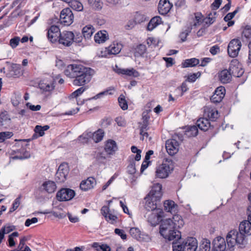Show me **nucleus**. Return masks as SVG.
<instances>
[{"label":"nucleus","instance_id":"obj_18","mask_svg":"<svg viewBox=\"0 0 251 251\" xmlns=\"http://www.w3.org/2000/svg\"><path fill=\"white\" fill-rule=\"evenodd\" d=\"M226 89L224 86H219L215 90L213 95L210 98L211 101L213 103H219L224 98Z\"/></svg>","mask_w":251,"mask_h":251},{"label":"nucleus","instance_id":"obj_62","mask_svg":"<svg viewBox=\"0 0 251 251\" xmlns=\"http://www.w3.org/2000/svg\"><path fill=\"white\" fill-rule=\"evenodd\" d=\"M115 233L120 236L122 239L125 240L126 239V235L123 230L116 228L115 229Z\"/></svg>","mask_w":251,"mask_h":251},{"label":"nucleus","instance_id":"obj_15","mask_svg":"<svg viewBox=\"0 0 251 251\" xmlns=\"http://www.w3.org/2000/svg\"><path fill=\"white\" fill-rule=\"evenodd\" d=\"M39 87L43 91L50 92L54 89V80L51 77L44 78L40 82Z\"/></svg>","mask_w":251,"mask_h":251},{"label":"nucleus","instance_id":"obj_40","mask_svg":"<svg viewBox=\"0 0 251 251\" xmlns=\"http://www.w3.org/2000/svg\"><path fill=\"white\" fill-rule=\"evenodd\" d=\"M10 72H13L10 74L11 76H19L22 74L21 66L19 64H13L10 68Z\"/></svg>","mask_w":251,"mask_h":251},{"label":"nucleus","instance_id":"obj_11","mask_svg":"<svg viewBox=\"0 0 251 251\" xmlns=\"http://www.w3.org/2000/svg\"><path fill=\"white\" fill-rule=\"evenodd\" d=\"M75 195L74 190L69 188H62L56 194L57 199L59 201H68L72 200Z\"/></svg>","mask_w":251,"mask_h":251},{"label":"nucleus","instance_id":"obj_34","mask_svg":"<svg viewBox=\"0 0 251 251\" xmlns=\"http://www.w3.org/2000/svg\"><path fill=\"white\" fill-rule=\"evenodd\" d=\"M85 90V88L83 87H80L76 91L74 92L69 97L70 100L72 99L73 102H76L78 105L82 104L83 103V100L78 101L77 97L81 95Z\"/></svg>","mask_w":251,"mask_h":251},{"label":"nucleus","instance_id":"obj_9","mask_svg":"<svg viewBox=\"0 0 251 251\" xmlns=\"http://www.w3.org/2000/svg\"><path fill=\"white\" fill-rule=\"evenodd\" d=\"M241 46V42L239 40L236 39L232 40L229 42L227 48V51L229 56L232 57L237 56Z\"/></svg>","mask_w":251,"mask_h":251},{"label":"nucleus","instance_id":"obj_30","mask_svg":"<svg viewBox=\"0 0 251 251\" xmlns=\"http://www.w3.org/2000/svg\"><path fill=\"white\" fill-rule=\"evenodd\" d=\"M90 135L91 139H92L94 142L97 143L102 140L104 135V132L102 129H99L94 132H90Z\"/></svg>","mask_w":251,"mask_h":251},{"label":"nucleus","instance_id":"obj_29","mask_svg":"<svg viewBox=\"0 0 251 251\" xmlns=\"http://www.w3.org/2000/svg\"><path fill=\"white\" fill-rule=\"evenodd\" d=\"M140 134L141 140H143L145 138H148L149 134L147 132L149 127V122H142L139 123Z\"/></svg>","mask_w":251,"mask_h":251},{"label":"nucleus","instance_id":"obj_4","mask_svg":"<svg viewBox=\"0 0 251 251\" xmlns=\"http://www.w3.org/2000/svg\"><path fill=\"white\" fill-rule=\"evenodd\" d=\"M173 170V162L168 159L163 161L162 164L156 169V176L160 178L167 177Z\"/></svg>","mask_w":251,"mask_h":251},{"label":"nucleus","instance_id":"obj_21","mask_svg":"<svg viewBox=\"0 0 251 251\" xmlns=\"http://www.w3.org/2000/svg\"><path fill=\"white\" fill-rule=\"evenodd\" d=\"M204 116L212 121H215L219 117V113L218 110L213 107L209 106H206L204 108Z\"/></svg>","mask_w":251,"mask_h":251},{"label":"nucleus","instance_id":"obj_63","mask_svg":"<svg viewBox=\"0 0 251 251\" xmlns=\"http://www.w3.org/2000/svg\"><path fill=\"white\" fill-rule=\"evenodd\" d=\"M38 218L33 217L31 219H27L26 220L25 225V226L28 227L32 224H35L38 222Z\"/></svg>","mask_w":251,"mask_h":251},{"label":"nucleus","instance_id":"obj_55","mask_svg":"<svg viewBox=\"0 0 251 251\" xmlns=\"http://www.w3.org/2000/svg\"><path fill=\"white\" fill-rule=\"evenodd\" d=\"M7 112L4 111L0 113V126L4 125L3 122L10 120Z\"/></svg>","mask_w":251,"mask_h":251},{"label":"nucleus","instance_id":"obj_58","mask_svg":"<svg viewBox=\"0 0 251 251\" xmlns=\"http://www.w3.org/2000/svg\"><path fill=\"white\" fill-rule=\"evenodd\" d=\"M1 229L3 231V232L6 234L15 230L16 229V227L13 225L8 224L3 226Z\"/></svg>","mask_w":251,"mask_h":251},{"label":"nucleus","instance_id":"obj_16","mask_svg":"<svg viewBox=\"0 0 251 251\" xmlns=\"http://www.w3.org/2000/svg\"><path fill=\"white\" fill-rule=\"evenodd\" d=\"M100 212L105 220L109 223L115 224L118 222V218L117 216L110 211L107 206H104L102 207Z\"/></svg>","mask_w":251,"mask_h":251},{"label":"nucleus","instance_id":"obj_10","mask_svg":"<svg viewBox=\"0 0 251 251\" xmlns=\"http://www.w3.org/2000/svg\"><path fill=\"white\" fill-rule=\"evenodd\" d=\"M162 185L159 183H156L153 185L151 190L146 196L149 199H151L157 202L160 201L162 196Z\"/></svg>","mask_w":251,"mask_h":251},{"label":"nucleus","instance_id":"obj_33","mask_svg":"<svg viewBox=\"0 0 251 251\" xmlns=\"http://www.w3.org/2000/svg\"><path fill=\"white\" fill-rule=\"evenodd\" d=\"M192 21L190 22L191 29L200 25L202 23L203 21L202 14L200 13H195L194 16H192Z\"/></svg>","mask_w":251,"mask_h":251},{"label":"nucleus","instance_id":"obj_50","mask_svg":"<svg viewBox=\"0 0 251 251\" xmlns=\"http://www.w3.org/2000/svg\"><path fill=\"white\" fill-rule=\"evenodd\" d=\"M242 37L247 39V41L251 43V27L246 26L242 32Z\"/></svg>","mask_w":251,"mask_h":251},{"label":"nucleus","instance_id":"obj_17","mask_svg":"<svg viewBox=\"0 0 251 251\" xmlns=\"http://www.w3.org/2000/svg\"><path fill=\"white\" fill-rule=\"evenodd\" d=\"M68 167L66 164H61L58 167L56 174V179L60 183L63 182L66 179L68 174Z\"/></svg>","mask_w":251,"mask_h":251},{"label":"nucleus","instance_id":"obj_60","mask_svg":"<svg viewBox=\"0 0 251 251\" xmlns=\"http://www.w3.org/2000/svg\"><path fill=\"white\" fill-rule=\"evenodd\" d=\"M115 122L120 126H125L126 124V120L122 117H117L115 119Z\"/></svg>","mask_w":251,"mask_h":251},{"label":"nucleus","instance_id":"obj_51","mask_svg":"<svg viewBox=\"0 0 251 251\" xmlns=\"http://www.w3.org/2000/svg\"><path fill=\"white\" fill-rule=\"evenodd\" d=\"M118 101L120 106L123 110H125L127 109L128 105L127 101L126 100L125 97L123 95L120 96L118 98Z\"/></svg>","mask_w":251,"mask_h":251},{"label":"nucleus","instance_id":"obj_57","mask_svg":"<svg viewBox=\"0 0 251 251\" xmlns=\"http://www.w3.org/2000/svg\"><path fill=\"white\" fill-rule=\"evenodd\" d=\"M201 75V73L197 72L196 73H194L192 74L189 75L187 77V81L190 82H194L196 79L200 77Z\"/></svg>","mask_w":251,"mask_h":251},{"label":"nucleus","instance_id":"obj_46","mask_svg":"<svg viewBox=\"0 0 251 251\" xmlns=\"http://www.w3.org/2000/svg\"><path fill=\"white\" fill-rule=\"evenodd\" d=\"M128 161L129 164L127 167V172L130 174H134L136 172L135 160L134 159L128 158Z\"/></svg>","mask_w":251,"mask_h":251},{"label":"nucleus","instance_id":"obj_2","mask_svg":"<svg viewBox=\"0 0 251 251\" xmlns=\"http://www.w3.org/2000/svg\"><path fill=\"white\" fill-rule=\"evenodd\" d=\"M183 220L179 215H175L173 218L162 220L160 226V233L169 241L177 240L181 238L180 232L177 230L183 226Z\"/></svg>","mask_w":251,"mask_h":251},{"label":"nucleus","instance_id":"obj_49","mask_svg":"<svg viewBox=\"0 0 251 251\" xmlns=\"http://www.w3.org/2000/svg\"><path fill=\"white\" fill-rule=\"evenodd\" d=\"M71 7L77 11H81L83 9V5L81 2L77 0H71Z\"/></svg>","mask_w":251,"mask_h":251},{"label":"nucleus","instance_id":"obj_45","mask_svg":"<svg viewBox=\"0 0 251 251\" xmlns=\"http://www.w3.org/2000/svg\"><path fill=\"white\" fill-rule=\"evenodd\" d=\"M131 151L133 153H136V154L135 156L131 155L129 156V158L134 159L135 161H139L141 159V151L137 149V148L135 146H132L131 148Z\"/></svg>","mask_w":251,"mask_h":251},{"label":"nucleus","instance_id":"obj_8","mask_svg":"<svg viewBox=\"0 0 251 251\" xmlns=\"http://www.w3.org/2000/svg\"><path fill=\"white\" fill-rule=\"evenodd\" d=\"M74 37V34L72 31H64L61 32L57 41L60 44L69 47L72 44Z\"/></svg>","mask_w":251,"mask_h":251},{"label":"nucleus","instance_id":"obj_3","mask_svg":"<svg viewBox=\"0 0 251 251\" xmlns=\"http://www.w3.org/2000/svg\"><path fill=\"white\" fill-rule=\"evenodd\" d=\"M251 235V223L248 220L241 222L239 226V231L231 230L226 237L227 247L232 248L235 245L243 248L247 243L246 237Z\"/></svg>","mask_w":251,"mask_h":251},{"label":"nucleus","instance_id":"obj_14","mask_svg":"<svg viewBox=\"0 0 251 251\" xmlns=\"http://www.w3.org/2000/svg\"><path fill=\"white\" fill-rule=\"evenodd\" d=\"M179 144L175 139H171L166 142V149L168 153L170 155L176 154L179 151Z\"/></svg>","mask_w":251,"mask_h":251},{"label":"nucleus","instance_id":"obj_39","mask_svg":"<svg viewBox=\"0 0 251 251\" xmlns=\"http://www.w3.org/2000/svg\"><path fill=\"white\" fill-rule=\"evenodd\" d=\"M200 63L199 59L196 58L186 59L182 63V66L184 68L193 67L198 65Z\"/></svg>","mask_w":251,"mask_h":251},{"label":"nucleus","instance_id":"obj_13","mask_svg":"<svg viewBox=\"0 0 251 251\" xmlns=\"http://www.w3.org/2000/svg\"><path fill=\"white\" fill-rule=\"evenodd\" d=\"M229 70L233 76L236 77L241 76L244 73V71L241 64L236 59H233L230 64Z\"/></svg>","mask_w":251,"mask_h":251},{"label":"nucleus","instance_id":"obj_56","mask_svg":"<svg viewBox=\"0 0 251 251\" xmlns=\"http://www.w3.org/2000/svg\"><path fill=\"white\" fill-rule=\"evenodd\" d=\"M173 251H185L183 242L182 244L179 243H173Z\"/></svg>","mask_w":251,"mask_h":251},{"label":"nucleus","instance_id":"obj_12","mask_svg":"<svg viewBox=\"0 0 251 251\" xmlns=\"http://www.w3.org/2000/svg\"><path fill=\"white\" fill-rule=\"evenodd\" d=\"M60 33V30L58 26L54 25L50 26L47 31L49 41L52 43H56L58 40Z\"/></svg>","mask_w":251,"mask_h":251},{"label":"nucleus","instance_id":"obj_23","mask_svg":"<svg viewBox=\"0 0 251 251\" xmlns=\"http://www.w3.org/2000/svg\"><path fill=\"white\" fill-rule=\"evenodd\" d=\"M172 6L173 4L168 0H160L158 6V11L160 14L165 15L170 11Z\"/></svg>","mask_w":251,"mask_h":251},{"label":"nucleus","instance_id":"obj_42","mask_svg":"<svg viewBox=\"0 0 251 251\" xmlns=\"http://www.w3.org/2000/svg\"><path fill=\"white\" fill-rule=\"evenodd\" d=\"M114 87H109L106 90L101 92L99 93V94H97L94 97H93L92 98V99L97 100L98 99H100L104 96H107L108 95H112L113 94L112 91H114Z\"/></svg>","mask_w":251,"mask_h":251},{"label":"nucleus","instance_id":"obj_28","mask_svg":"<svg viewBox=\"0 0 251 251\" xmlns=\"http://www.w3.org/2000/svg\"><path fill=\"white\" fill-rule=\"evenodd\" d=\"M118 74L125 75L128 76L138 77L139 76V73L133 68L131 69H120L118 68L116 70Z\"/></svg>","mask_w":251,"mask_h":251},{"label":"nucleus","instance_id":"obj_52","mask_svg":"<svg viewBox=\"0 0 251 251\" xmlns=\"http://www.w3.org/2000/svg\"><path fill=\"white\" fill-rule=\"evenodd\" d=\"M13 134L12 132L4 131L0 133V143H3L5 140L10 138Z\"/></svg>","mask_w":251,"mask_h":251},{"label":"nucleus","instance_id":"obj_6","mask_svg":"<svg viewBox=\"0 0 251 251\" xmlns=\"http://www.w3.org/2000/svg\"><path fill=\"white\" fill-rule=\"evenodd\" d=\"M123 48V45L119 42L114 41L107 48L101 51L102 57H107L108 55H116L119 53Z\"/></svg>","mask_w":251,"mask_h":251},{"label":"nucleus","instance_id":"obj_5","mask_svg":"<svg viewBox=\"0 0 251 251\" xmlns=\"http://www.w3.org/2000/svg\"><path fill=\"white\" fill-rule=\"evenodd\" d=\"M164 216V212L162 209H155L153 211H150L146 213L145 217H147L148 222L152 226H156L160 222L162 218Z\"/></svg>","mask_w":251,"mask_h":251},{"label":"nucleus","instance_id":"obj_59","mask_svg":"<svg viewBox=\"0 0 251 251\" xmlns=\"http://www.w3.org/2000/svg\"><path fill=\"white\" fill-rule=\"evenodd\" d=\"M20 38L19 37H15L10 40V45L13 48H15L19 45Z\"/></svg>","mask_w":251,"mask_h":251},{"label":"nucleus","instance_id":"obj_1","mask_svg":"<svg viewBox=\"0 0 251 251\" xmlns=\"http://www.w3.org/2000/svg\"><path fill=\"white\" fill-rule=\"evenodd\" d=\"M95 73L94 70L80 64L69 65L64 70V74L67 77L74 78L73 84L76 86L88 83Z\"/></svg>","mask_w":251,"mask_h":251},{"label":"nucleus","instance_id":"obj_26","mask_svg":"<svg viewBox=\"0 0 251 251\" xmlns=\"http://www.w3.org/2000/svg\"><path fill=\"white\" fill-rule=\"evenodd\" d=\"M164 206L165 210L172 214L176 213L177 211L178 206L173 201H165L164 202Z\"/></svg>","mask_w":251,"mask_h":251},{"label":"nucleus","instance_id":"obj_53","mask_svg":"<svg viewBox=\"0 0 251 251\" xmlns=\"http://www.w3.org/2000/svg\"><path fill=\"white\" fill-rule=\"evenodd\" d=\"M21 199H22V195H20L14 200V201L12 204V206L11 207V208H10V209L9 210V212H12L14 211L18 208V207L19 206V205H20V203H21Z\"/></svg>","mask_w":251,"mask_h":251},{"label":"nucleus","instance_id":"obj_27","mask_svg":"<svg viewBox=\"0 0 251 251\" xmlns=\"http://www.w3.org/2000/svg\"><path fill=\"white\" fill-rule=\"evenodd\" d=\"M109 38L108 34L105 30L98 32L94 36L95 41L99 44L103 43Z\"/></svg>","mask_w":251,"mask_h":251},{"label":"nucleus","instance_id":"obj_41","mask_svg":"<svg viewBox=\"0 0 251 251\" xmlns=\"http://www.w3.org/2000/svg\"><path fill=\"white\" fill-rule=\"evenodd\" d=\"M198 133L197 126H189L187 127L185 134L188 137L196 136Z\"/></svg>","mask_w":251,"mask_h":251},{"label":"nucleus","instance_id":"obj_36","mask_svg":"<svg viewBox=\"0 0 251 251\" xmlns=\"http://www.w3.org/2000/svg\"><path fill=\"white\" fill-rule=\"evenodd\" d=\"M197 126L199 128L204 131L207 130L210 126V124L207 118H201L197 121Z\"/></svg>","mask_w":251,"mask_h":251},{"label":"nucleus","instance_id":"obj_48","mask_svg":"<svg viewBox=\"0 0 251 251\" xmlns=\"http://www.w3.org/2000/svg\"><path fill=\"white\" fill-rule=\"evenodd\" d=\"M146 51V47L144 45L140 44L135 49V56H139L144 54Z\"/></svg>","mask_w":251,"mask_h":251},{"label":"nucleus","instance_id":"obj_22","mask_svg":"<svg viewBox=\"0 0 251 251\" xmlns=\"http://www.w3.org/2000/svg\"><path fill=\"white\" fill-rule=\"evenodd\" d=\"M213 244L215 251H225L226 248V241L221 236L215 238L213 241Z\"/></svg>","mask_w":251,"mask_h":251},{"label":"nucleus","instance_id":"obj_54","mask_svg":"<svg viewBox=\"0 0 251 251\" xmlns=\"http://www.w3.org/2000/svg\"><path fill=\"white\" fill-rule=\"evenodd\" d=\"M34 131L35 133L32 136L33 139L37 138L39 136H42L45 134L41 126H36L35 127Z\"/></svg>","mask_w":251,"mask_h":251},{"label":"nucleus","instance_id":"obj_35","mask_svg":"<svg viewBox=\"0 0 251 251\" xmlns=\"http://www.w3.org/2000/svg\"><path fill=\"white\" fill-rule=\"evenodd\" d=\"M129 233L131 236L136 240L142 241L145 239L144 235L137 227H132L130 229Z\"/></svg>","mask_w":251,"mask_h":251},{"label":"nucleus","instance_id":"obj_61","mask_svg":"<svg viewBox=\"0 0 251 251\" xmlns=\"http://www.w3.org/2000/svg\"><path fill=\"white\" fill-rule=\"evenodd\" d=\"M26 106L29 108L30 110L33 111H39L41 109V106L40 105H34L30 102H27L26 104Z\"/></svg>","mask_w":251,"mask_h":251},{"label":"nucleus","instance_id":"obj_24","mask_svg":"<svg viewBox=\"0 0 251 251\" xmlns=\"http://www.w3.org/2000/svg\"><path fill=\"white\" fill-rule=\"evenodd\" d=\"M219 79L222 83L226 84L229 83L231 80V74L229 70L224 69L218 73Z\"/></svg>","mask_w":251,"mask_h":251},{"label":"nucleus","instance_id":"obj_31","mask_svg":"<svg viewBox=\"0 0 251 251\" xmlns=\"http://www.w3.org/2000/svg\"><path fill=\"white\" fill-rule=\"evenodd\" d=\"M145 200L146 201L145 207L147 210L149 211V212L153 211L155 209H161V208H157V207L158 202L151 199H149L147 197H145Z\"/></svg>","mask_w":251,"mask_h":251},{"label":"nucleus","instance_id":"obj_7","mask_svg":"<svg viewBox=\"0 0 251 251\" xmlns=\"http://www.w3.org/2000/svg\"><path fill=\"white\" fill-rule=\"evenodd\" d=\"M73 13L69 8L63 9L60 15V22L64 25H70L74 21Z\"/></svg>","mask_w":251,"mask_h":251},{"label":"nucleus","instance_id":"obj_38","mask_svg":"<svg viewBox=\"0 0 251 251\" xmlns=\"http://www.w3.org/2000/svg\"><path fill=\"white\" fill-rule=\"evenodd\" d=\"M82 31L84 37L89 39L94 33L95 29L92 25H88L83 28Z\"/></svg>","mask_w":251,"mask_h":251},{"label":"nucleus","instance_id":"obj_20","mask_svg":"<svg viewBox=\"0 0 251 251\" xmlns=\"http://www.w3.org/2000/svg\"><path fill=\"white\" fill-rule=\"evenodd\" d=\"M183 242L185 251H196L198 249V241L194 237H188Z\"/></svg>","mask_w":251,"mask_h":251},{"label":"nucleus","instance_id":"obj_64","mask_svg":"<svg viewBox=\"0 0 251 251\" xmlns=\"http://www.w3.org/2000/svg\"><path fill=\"white\" fill-rule=\"evenodd\" d=\"M136 24V21L133 19H131L127 22V24L125 25V27L126 29H130L133 28Z\"/></svg>","mask_w":251,"mask_h":251},{"label":"nucleus","instance_id":"obj_43","mask_svg":"<svg viewBox=\"0 0 251 251\" xmlns=\"http://www.w3.org/2000/svg\"><path fill=\"white\" fill-rule=\"evenodd\" d=\"M200 251H210V241L207 239H202L200 245Z\"/></svg>","mask_w":251,"mask_h":251},{"label":"nucleus","instance_id":"obj_47","mask_svg":"<svg viewBox=\"0 0 251 251\" xmlns=\"http://www.w3.org/2000/svg\"><path fill=\"white\" fill-rule=\"evenodd\" d=\"M90 139V132L86 131L78 137L77 140L81 143L85 144L87 143Z\"/></svg>","mask_w":251,"mask_h":251},{"label":"nucleus","instance_id":"obj_25","mask_svg":"<svg viewBox=\"0 0 251 251\" xmlns=\"http://www.w3.org/2000/svg\"><path fill=\"white\" fill-rule=\"evenodd\" d=\"M96 184L94 178L89 177L87 179L82 181L80 184V188L83 191H88L94 187Z\"/></svg>","mask_w":251,"mask_h":251},{"label":"nucleus","instance_id":"obj_32","mask_svg":"<svg viewBox=\"0 0 251 251\" xmlns=\"http://www.w3.org/2000/svg\"><path fill=\"white\" fill-rule=\"evenodd\" d=\"M42 187L49 193H53L56 189V186L55 182L50 180L44 182L42 185Z\"/></svg>","mask_w":251,"mask_h":251},{"label":"nucleus","instance_id":"obj_44","mask_svg":"<svg viewBox=\"0 0 251 251\" xmlns=\"http://www.w3.org/2000/svg\"><path fill=\"white\" fill-rule=\"evenodd\" d=\"M92 247L97 251H110L111 249L106 244H100L98 243H94Z\"/></svg>","mask_w":251,"mask_h":251},{"label":"nucleus","instance_id":"obj_19","mask_svg":"<svg viewBox=\"0 0 251 251\" xmlns=\"http://www.w3.org/2000/svg\"><path fill=\"white\" fill-rule=\"evenodd\" d=\"M118 149L117 143L114 140L108 139L105 142L104 150L107 155L114 154Z\"/></svg>","mask_w":251,"mask_h":251},{"label":"nucleus","instance_id":"obj_37","mask_svg":"<svg viewBox=\"0 0 251 251\" xmlns=\"http://www.w3.org/2000/svg\"><path fill=\"white\" fill-rule=\"evenodd\" d=\"M161 18L160 17H154L152 18L148 24L147 29L149 31L152 30L158 25L161 23Z\"/></svg>","mask_w":251,"mask_h":251}]
</instances>
